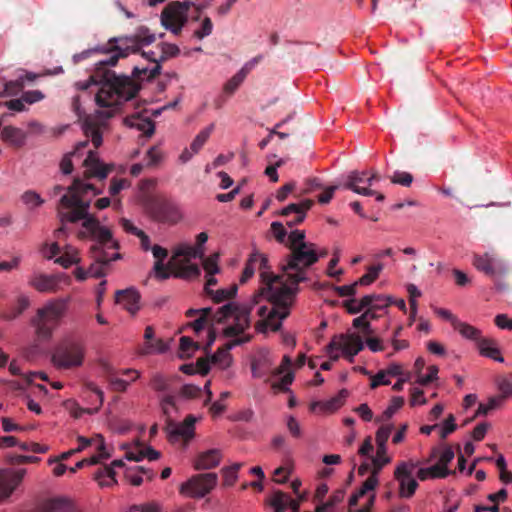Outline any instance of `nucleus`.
Segmentation results:
<instances>
[{"mask_svg":"<svg viewBox=\"0 0 512 512\" xmlns=\"http://www.w3.org/2000/svg\"><path fill=\"white\" fill-rule=\"evenodd\" d=\"M189 3L172 2L161 12V24L166 30L179 35L188 21Z\"/></svg>","mask_w":512,"mask_h":512,"instance_id":"14","label":"nucleus"},{"mask_svg":"<svg viewBox=\"0 0 512 512\" xmlns=\"http://www.w3.org/2000/svg\"><path fill=\"white\" fill-rule=\"evenodd\" d=\"M199 348V344L191 338L183 336L180 338V357H190Z\"/></svg>","mask_w":512,"mask_h":512,"instance_id":"51","label":"nucleus"},{"mask_svg":"<svg viewBox=\"0 0 512 512\" xmlns=\"http://www.w3.org/2000/svg\"><path fill=\"white\" fill-rule=\"evenodd\" d=\"M272 360L269 353H261L255 357L251 363L252 375L255 378H264L268 375L272 376L274 368H272Z\"/></svg>","mask_w":512,"mask_h":512,"instance_id":"25","label":"nucleus"},{"mask_svg":"<svg viewBox=\"0 0 512 512\" xmlns=\"http://www.w3.org/2000/svg\"><path fill=\"white\" fill-rule=\"evenodd\" d=\"M218 481L216 473H202L192 476L181 485V492L193 498H202L214 489Z\"/></svg>","mask_w":512,"mask_h":512,"instance_id":"15","label":"nucleus"},{"mask_svg":"<svg viewBox=\"0 0 512 512\" xmlns=\"http://www.w3.org/2000/svg\"><path fill=\"white\" fill-rule=\"evenodd\" d=\"M85 352V346L81 341L65 339L55 347L51 360L57 368L72 369L83 364Z\"/></svg>","mask_w":512,"mask_h":512,"instance_id":"9","label":"nucleus"},{"mask_svg":"<svg viewBox=\"0 0 512 512\" xmlns=\"http://www.w3.org/2000/svg\"><path fill=\"white\" fill-rule=\"evenodd\" d=\"M368 177V173L366 171H351L347 175V181L344 184V188L348 190H352L353 192L364 195V196H373L375 191L370 189L369 187H361L359 184L367 183L366 179Z\"/></svg>","mask_w":512,"mask_h":512,"instance_id":"21","label":"nucleus"},{"mask_svg":"<svg viewBox=\"0 0 512 512\" xmlns=\"http://www.w3.org/2000/svg\"><path fill=\"white\" fill-rule=\"evenodd\" d=\"M222 458L221 451L218 449H210L200 453L194 460L193 466L195 470H209L217 467Z\"/></svg>","mask_w":512,"mask_h":512,"instance_id":"23","label":"nucleus"},{"mask_svg":"<svg viewBox=\"0 0 512 512\" xmlns=\"http://www.w3.org/2000/svg\"><path fill=\"white\" fill-rule=\"evenodd\" d=\"M141 203L145 213L155 222L174 225L182 218L178 205L165 195L146 193Z\"/></svg>","mask_w":512,"mask_h":512,"instance_id":"6","label":"nucleus"},{"mask_svg":"<svg viewBox=\"0 0 512 512\" xmlns=\"http://www.w3.org/2000/svg\"><path fill=\"white\" fill-rule=\"evenodd\" d=\"M319 260L316 245L302 244L290 250L281 264V276L268 277L266 290L270 291L271 298L278 305V310L273 313H280V320H284L290 314V307L299 292V283L307 280V269Z\"/></svg>","mask_w":512,"mask_h":512,"instance_id":"1","label":"nucleus"},{"mask_svg":"<svg viewBox=\"0 0 512 512\" xmlns=\"http://www.w3.org/2000/svg\"><path fill=\"white\" fill-rule=\"evenodd\" d=\"M289 249L292 250L295 247L301 246L302 244H311V242H305V231L294 230L288 236Z\"/></svg>","mask_w":512,"mask_h":512,"instance_id":"60","label":"nucleus"},{"mask_svg":"<svg viewBox=\"0 0 512 512\" xmlns=\"http://www.w3.org/2000/svg\"><path fill=\"white\" fill-rule=\"evenodd\" d=\"M83 165L86 168L84 172V177L86 179H90L92 177L98 178L100 180L105 179L109 172L112 170V166L102 164L96 153L93 151H89L88 156L83 162Z\"/></svg>","mask_w":512,"mask_h":512,"instance_id":"19","label":"nucleus"},{"mask_svg":"<svg viewBox=\"0 0 512 512\" xmlns=\"http://www.w3.org/2000/svg\"><path fill=\"white\" fill-rule=\"evenodd\" d=\"M269 502L275 512H284L288 507L291 509V512H299L300 502L292 499L287 493L280 490L272 494Z\"/></svg>","mask_w":512,"mask_h":512,"instance_id":"22","label":"nucleus"},{"mask_svg":"<svg viewBox=\"0 0 512 512\" xmlns=\"http://www.w3.org/2000/svg\"><path fill=\"white\" fill-rule=\"evenodd\" d=\"M157 49L160 50V55L158 56V62H165L166 60L176 57L180 53V49L177 45L162 42L157 45Z\"/></svg>","mask_w":512,"mask_h":512,"instance_id":"45","label":"nucleus"},{"mask_svg":"<svg viewBox=\"0 0 512 512\" xmlns=\"http://www.w3.org/2000/svg\"><path fill=\"white\" fill-rule=\"evenodd\" d=\"M156 39L155 34L150 33L147 27L141 26L131 36H121L110 39L109 44L116 43L108 49L109 52H117L107 58L106 64L116 65L119 58L127 57L130 53H137L140 45H149Z\"/></svg>","mask_w":512,"mask_h":512,"instance_id":"8","label":"nucleus"},{"mask_svg":"<svg viewBox=\"0 0 512 512\" xmlns=\"http://www.w3.org/2000/svg\"><path fill=\"white\" fill-rule=\"evenodd\" d=\"M378 479L375 478V476H369L362 484L361 488L351 495L349 499V507L350 509L353 506H356L358 504V501L361 497H363L367 492L372 491L376 488L378 485Z\"/></svg>","mask_w":512,"mask_h":512,"instance_id":"38","label":"nucleus"},{"mask_svg":"<svg viewBox=\"0 0 512 512\" xmlns=\"http://www.w3.org/2000/svg\"><path fill=\"white\" fill-rule=\"evenodd\" d=\"M26 469H0V502L11 496L14 490L22 482Z\"/></svg>","mask_w":512,"mask_h":512,"instance_id":"17","label":"nucleus"},{"mask_svg":"<svg viewBox=\"0 0 512 512\" xmlns=\"http://www.w3.org/2000/svg\"><path fill=\"white\" fill-rule=\"evenodd\" d=\"M477 348L482 356L491 358L500 363L504 362V358L500 354L496 340L484 337L483 339H480Z\"/></svg>","mask_w":512,"mask_h":512,"instance_id":"30","label":"nucleus"},{"mask_svg":"<svg viewBox=\"0 0 512 512\" xmlns=\"http://www.w3.org/2000/svg\"><path fill=\"white\" fill-rule=\"evenodd\" d=\"M125 125L131 128H136L144 133L145 136L150 137L155 131V124L148 117H143L139 113L127 116L124 119Z\"/></svg>","mask_w":512,"mask_h":512,"instance_id":"26","label":"nucleus"},{"mask_svg":"<svg viewBox=\"0 0 512 512\" xmlns=\"http://www.w3.org/2000/svg\"><path fill=\"white\" fill-rule=\"evenodd\" d=\"M403 482V488L399 482V496L401 498H411L418 488V482L412 477V475L409 478H405Z\"/></svg>","mask_w":512,"mask_h":512,"instance_id":"50","label":"nucleus"},{"mask_svg":"<svg viewBox=\"0 0 512 512\" xmlns=\"http://www.w3.org/2000/svg\"><path fill=\"white\" fill-rule=\"evenodd\" d=\"M23 87L24 78L22 76H18L15 80L5 81L4 90L0 93V97L17 95Z\"/></svg>","mask_w":512,"mask_h":512,"instance_id":"44","label":"nucleus"},{"mask_svg":"<svg viewBox=\"0 0 512 512\" xmlns=\"http://www.w3.org/2000/svg\"><path fill=\"white\" fill-rule=\"evenodd\" d=\"M27 135L20 128L14 126H5L1 130V139L15 148H21L25 145Z\"/></svg>","mask_w":512,"mask_h":512,"instance_id":"27","label":"nucleus"},{"mask_svg":"<svg viewBox=\"0 0 512 512\" xmlns=\"http://www.w3.org/2000/svg\"><path fill=\"white\" fill-rule=\"evenodd\" d=\"M454 329L457 330L462 337L475 341L476 345L479 344L480 339L484 338L482 337L481 331L478 328L460 320L456 322Z\"/></svg>","mask_w":512,"mask_h":512,"instance_id":"37","label":"nucleus"},{"mask_svg":"<svg viewBox=\"0 0 512 512\" xmlns=\"http://www.w3.org/2000/svg\"><path fill=\"white\" fill-rule=\"evenodd\" d=\"M259 263V270H260V277L264 284V286L256 293L253 297V299L249 303H243L242 305H251L252 309L256 304L259 303V299L262 297L267 298V300L272 304L271 308H268L267 306H261L258 309V314L261 317H266L263 321H259L256 324V329L259 331H265L266 327L269 326L273 331H278L282 326V320H280V313H273L274 311L278 310V305L275 303V301L271 298L270 291L266 290L267 288V280H264L263 274L269 275L268 277H276L277 275H274L273 273H270L267 271L269 269L268 266V258L264 255L259 253L258 262Z\"/></svg>","mask_w":512,"mask_h":512,"instance_id":"5","label":"nucleus"},{"mask_svg":"<svg viewBox=\"0 0 512 512\" xmlns=\"http://www.w3.org/2000/svg\"><path fill=\"white\" fill-rule=\"evenodd\" d=\"M106 61L107 59L99 61L89 79L84 82H77L75 86L78 90H87L91 84L100 85L95 101L101 108H110L109 111L100 112L103 117L110 118L117 106L137 95L139 85L127 75H117L114 71H111L109 67L112 65L106 64Z\"/></svg>","mask_w":512,"mask_h":512,"instance_id":"2","label":"nucleus"},{"mask_svg":"<svg viewBox=\"0 0 512 512\" xmlns=\"http://www.w3.org/2000/svg\"><path fill=\"white\" fill-rule=\"evenodd\" d=\"M365 296L370 298V305L368 307L374 308L377 311L392 305V297L390 296L380 294H369Z\"/></svg>","mask_w":512,"mask_h":512,"instance_id":"49","label":"nucleus"},{"mask_svg":"<svg viewBox=\"0 0 512 512\" xmlns=\"http://www.w3.org/2000/svg\"><path fill=\"white\" fill-rule=\"evenodd\" d=\"M21 200L24 204L31 207H39L44 203L42 197L33 190L25 191L21 196Z\"/></svg>","mask_w":512,"mask_h":512,"instance_id":"57","label":"nucleus"},{"mask_svg":"<svg viewBox=\"0 0 512 512\" xmlns=\"http://www.w3.org/2000/svg\"><path fill=\"white\" fill-rule=\"evenodd\" d=\"M246 69H240L224 86L225 92L232 94L246 78Z\"/></svg>","mask_w":512,"mask_h":512,"instance_id":"53","label":"nucleus"},{"mask_svg":"<svg viewBox=\"0 0 512 512\" xmlns=\"http://www.w3.org/2000/svg\"><path fill=\"white\" fill-rule=\"evenodd\" d=\"M249 341V338L244 339H235L232 340L230 343L226 344V347L223 349H219L213 356H212V362L214 363H225L228 364L230 359L229 350L237 345H241L242 343H245Z\"/></svg>","mask_w":512,"mask_h":512,"instance_id":"39","label":"nucleus"},{"mask_svg":"<svg viewBox=\"0 0 512 512\" xmlns=\"http://www.w3.org/2000/svg\"><path fill=\"white\" fill-rule=\"evenodd\" d=\"M201 315L189 323V326L198 333L205 327L206 324L223 323L227 318L233 317L234 324L227 326L223 333L226 337H234L242 334L247 328H249L251 320L250 313L252 311L251 305H240L235 303H228L220 307L216 312H213L212 308L207 307L200 309Z\"/></svg>","mask_w":512,"mask_h":512,"instance_id":"3","label":"nucleus"},{"mask_svg":"<svg viewBox=\"0 0 512 512\" xmlns=\"http://www.w3.org/2000/svg\"><path fill=\"white\" fill-rule=\"evenodd\" d=\"M215 125L214 123H211L206 128L202 129L196 137L193 139L192 143L190 144V149L194 153H198L202 147L205 145L209 137L211 136L212 132L214 131Z\"/></svg>","mask_w":512,"mask_h":512,"instance_id":"41","label":"nucleus"},{"mask_svg":"<svg viewBox=\"0 0 512 512\" xmlns=\"http://www.w3.org/2000/svg\"><path fill=\"white\" fill-rule=\"evenodd\" d=\"M502 401H503V397L490 398L487 404L479 405L475 416L488 414L489 411L499 407L501 405Z\"/></svg>","mask_w":512,"mask_h":512,"instance_id":"62","label":"nucleus"},{"mask_svg":"<svg viewBox=\"0 0 512 512\" xmlns=\"http://www.w3.org/2000/svg\"><path fill=\"white\" fill-rule=\"evenodd\" d=\"M363 349L362 338L356 333L336 335L326 347L332 361H337L340 357L338 353L332 352L341 350L350 363L354 362V357Z\"/></svg>","mask_w":512,"mask_h":512,"instance_id":"12","label":"nucleus"},{"mask_svg":"<svg viewBox=\"0 0 512 512\" xmlns=\"http://www.w3.org/2000/svg\"><path fill=\"white\" fill-rule=\"evenodd\" d=\"M163 153L158 146H152L146 153L147 166H155L161 162Z\"/></svg>","mask_w":512,"mask_h":512,"instance_id":"64","label":"nucleus"},{"mask_svg":"<svg viewBox=\"0 0 512 512\" xmlns=\"http://www.w3.org/2000/svg\"><path fill=\"white\" fill-rule=\"evenodd\" d=\"M174 275L175 277H198L200 275V269L196 264L183 262Z\"/></svg>","mask_w":512,"mask_h":512,"instance_id":"55","label":"nucleus"},{"mask_svg":"<svg viewBox=\"0 0 512 512\" xmlns=\"http://www.w3.org/2000/svg\"><path fill=\"white\" fill-rule=\"evenodd\" d=\"M472 264L479 272L494 279L499 290L506 288V285L498 282V280L506 276L509 269L506 262L496 252L474 253Z\"/></svg>","mask_w":512,"mask_h":512,"instance_id":"10","label":"nucleus"},{"mask_svg":"<svg viewBox=\"0 0 512 512\" xmlns=\"http://www.w3.org/2000/svg\"><path fill=\"white\" fill-rule=\"evenodd\" d=\"M369 301H370V298L364 296L360 300H357L354 298L349 299L345 302L344 305H345L348 313L357 314L370 305Z\"/></svg>","mask_w":512,"mask_h":512,"instance_id":"48","label":"nucleus"},{"mask_svg":"<svg viewBox=\"0 0 512 512\" xmlns=\"http://www.w3.org/2000/svg\"><path fill=\"white\" fill-rule=\"evenodd\" d=\"M100 251L103 252V256L101 259H97L94 257L93 254V244L90 247V257L93 260V263L90 264L89 268L87 270L78 267L74 271V275L77 280L84 281L90 277L94 278H101L106 275V268L109 265L110 262L120 260L122 258V255L118 252L110 253V250H118L120 248V244L118 243V246H108V245H101L99 247Z\"/></svg>","mask_w":512,"mask_h":512,"instance_id":"11","label":"nucleus"},{"mask_svg":"<svg viewBox=\"0 0 512 512\" xmlns=\"http://www.w3.org/2000/svg\"><path fill=\"white\" fill-rule=\"evenodd\" d=\"M196 418L188 415L182 423H175L171 419L167 420L165 430L171 443L183 440L187 444L195 435Z\"/></svg>","mask_w":512,"mask_h":512,"instance_id":"16","label":"nucleus"},{"mask_svg":"<svg viewBox=\"0 0 512 512\" xmlns=\"http://www.w3.org/2000/svg\"><path fill=\"white\" fill-rule=\"evenodd\" d=\"M420 465L419 461H402L400 462L395 471H394V478L401 483L402 488L404 487V480L405 478H409L413 471Z\"/></svg>","mask_w":512,"mask_h":512,"instance_id":"36","label":"nucleus"},{"mask_svg":"<svg viewBox=\"0 0 512 512\" xmlns=\"http://www.w3.org/2000/svg\"><path fill=\"white\" fill-rule=\"evenodd\" d=\"M42 512H79L74 502L65 497L46 500L41 507Z\"/></svg>","mask_w":512,"mask_h":512,"instance_id":"24","label":"nucleus"},{"mask_svg":"<svg viewBox=\"0 0 512 512\" xmlns=\"http://www.w3.org/2000/svg\"><path fill=\"white\" fill-rule=\"evenodd\" d=\"M454 473V471L445 470L437 464H434L427 468H419L417 471V478L420 481H425L427 479H442Z\"/></svg>","mask_w":512,"mask_h":512,"instance_id":"31","label":"nucleus"},{"mask_svg":"<svg viewBox=\"0 0 512 512\" xmlns=\"http://www.w3.org/2000/svg\"><path fill=\"white\" fill-rule=\"evenodd\" d=\"M392 429H393L392 425H383L376 432L375 440H376L379 456L382 454L384 455L387 451L386 443L390 437Z\"/></svg>","mask_w":512,"mask_h":512,"instance_id":"42","label":"nucleus"},{"mask_svg":"<svg viewBox=\"0 0 512 512\" xmlns=\"http://www.w3.org/2000/svg\"><path fill=\"white\" fill-rule=\"evenodd\" d=\"M391 181L394 184H399L404 187H409L413 182V176H412V174H410L408 172L397 171L391 177Z\"/></svg>","mask_w":512,"mask_h":512,"instance_id":"63","label":"nucleus"},{"mask_svg":"<svg viewBox=\"0 0 512 512\" xmlns=\"http://www.w3.org/2000/svg\"><path fill=\"white\" fill-rule=\"evenodd\" d=\"M80 261L77 250L72 246H66L61 256L55 259V263L61 265L64 268H69L73 264H77Z\"/></svg>","mask_w":512,"mask_h":512,"instance_id":"40","label":"nucleus"},{"mask_svg":"<svg viewBox=\"0 0 512 512\" xmlns=\"http://www.w3.org/2000/svg\"><path fill=\"white\" fill-rule=\"evenodd\" d=\"M390 461L391 459L386 455V453L384 455L382 454L379 456L377 451L376 456L372 457L373 469L370 476H375V478L378 479L379 472L381 471L383 466L388 464Z\"/></svg>","mask_w":512,"mask_h":512,"instance_id":"61","label":"nucleus"},{"mask_svg":"<svg viewBox=\"0 0 512 512\" xmlns=\"http://www.w3.org/2000/svg\"><path fill=\"white\" fill-rule=\"evenodd\" d=\"M150 386L157 392H167L169 391V380L161 374H155L150 380Z\"/></svg>","mask_w":512,"mask_h":512,"instance_id":"58","label":"nucleus"},{"mask_svg":"<svg viewBox=\"0 0 512 512\" xmlns=\"http://www.w3.org/2000/svg\"><path fill=\"white\" fill-rule=\"evenodd\" d=\"M347 396L348 391L346 389H342L336 396L327 401L313 403L311 408L314 409V407L319 406L324 412L331 413L339 409L344 404Z\"/></svg>","mask_w":512,"mask_h":512,"instance_id":"32","label":"nucleus"},{"mask_svg":"<svg viewBox=\"0 0 512 512\" xmlns=\"http://www.w3.org/2000/svg\"><path fill=\"white\" fill-rule=\"evenodd\" d=\"M314 201L311 199H304L299 203H292L283 208L280 212L282 216L288 217L291 214H295L293 219L287 220L286 225L289 227L296 226L302 223L305 219L306 212L311 209Z\"/></svg>","mask_w":512,"mask_h":512,"instance_id":"18","label":"nucleus"},{"mask_svg":"<svg viewBox=\"0 0 512 512\" xmlns=\"http://www.w3.org/2000/svg\"><path fill=\"white\" fill-rule=\"evenodd\" d=\"M242 467L241 463H235L230 467H224L221 472L223 475V485L230 487L233 486L237 480V473Z\"/></svg>","mask_w":512,"mask_h":512,"instance_id":"46","label":"nucleus"},{"mask_svg":"<svg viewBox=\"0 0 512 512\" xmlns=\"http://www.w3.org/2000/svg\"><path fill=\"white\" fill-rule=\"evenodd\" d=\"M258 258H259V252H257V251L253 252L250 255L249 259L247 260V262L245 264V267L243 269V272H242V275L240 278L241 283L247 282L254 275L255 266H256V263L258 262Z\"/></svg>","mask_w":512,"mask_h":512,"instance_id":"47","label":"nucleus"},{"mask_svg":"<svg viewBox=\"0 0 512 512\" xmlns=\"http://www.w3.org/2000/svg\"><path fill=\"white\" fill-rule=\"evenodd\" d=\"M383 270V264L378 263L376 265L369 266L367 273L361 276L356 282L357 286H367L372 284L378 277L380 272Z\"/></svg>","mask_w":512,"mask_h":512,"instance_id":"43","label":"nucleus"},{"mask_svg":"<svg viewBox=\"0 0 512 512\" xmlns=\"http://www.w3.org/2000/svg\"><path fill=\"white\" fill-rule=\"evenodd\" d=\"M124 466L123 460H114L111 463V466L104 467L103 469H99L94 474V479L99 483L101 487H109L111 485H114L117 483L115 480V467H122Z\"/></svg>","mask_w":512,"mask_h":512,"instance_id":"28","label":"nucleus"},{"mask_svg":"<svg viewBox=\"0 0 512 512\" xmlns=\"http://www.w3.org/2000/svg\"><path fill=\"white\" fill-rule=\"evenodd\" d=\"M219 257H220L219 253H214L207 258H204V257L202 258L203 259V263H202L203 268L206 271L207 275H215V274L219 273V271H220V268L218 266Z\"/></svg>","mask_w":512,"mask_h":512,"instance_id":"54","label":"nucleus"},{"mask_svg":"<svg viewBox=\"0 0 512 512\" xmlns=\"http://www.w3.org/2000/svg\"><path fill=\"white\" fill-rule=\"evenodd\" d=\"M96 448L98 450V455L87 458L88 462L86 465H95L99 463L100 459L109 458L110 455L106 452L104 438L101 435H98V444Z\"/></svg>","mask_w":512,"mask_h":512,"instance_id":"56","label":"nucleus"},{"mask_svg":"<svg viewBox=\"0 0 512 512\" xmlns=\"http://www.w3.org/2000/svg\"><path fill=\"white\" fill-rule=\"evenodd\" d=\"M238 287L236 284L232 285L230 288L227 289H218L216 291L213 290V293L210 294L213 301L216 303H220L224 300H228L233 298L237 293Z\"/></svg>","mask_w":512,"mask_h":512,"instance_id":"52","label":"nucleus"},{"mask_svg":"<svg viewBox=\"0 0 512 512\" xmlns=\"http://www.w3.org/2000/svg\"><path fill=\"white\" fill-rule=\"evenodd\" d=\"M177 257H184L183 262L189 263L193 258H203L204 249L195 248L188 244H180L174 251L173 259H176Z\"/></svg>","mask_w":512,"mask_h":512,"instance_id":"35","label":"nucleus"},{"mask_svg":"<svg viewBox=\"0 0 512 512\" xmlns=\"http://www.w3.org/2000/svg\"><path fill=\"white\" fill-rule=\"evenodd\" d=\"M89 191H93L95 195L100 194L92 184H86L81 179L75 178L73 183L68 187V194H64L59 202L61 207L75 206L78 208L86 217L91 216L88 213L90 202L84 201L82 196L87 194Z\"/></svg>","mask_w":512,"mask_h":512,"instance_id":"13","label":"nucleus"},{"mask_svg":"<svg viewBox=\"0 0 512 512\" xmlns=\"http://www.w3.org/2000/svg\"><path fill=\"white\" fill-rule=\"evenodd\" d=\"M30 284L39 292H56L59 286V278L56 275L40 274L35 276Z\"/></svg>","mask_w":512,"mask_h":512,"instance_id":"29","label":"nucleus"},{"mask_svg":"<svg viewBox=\"0 0 512 512\" xmlns=\"http://www.w3.org/2000/svg\"><path fill=\"white\" fill-rule=\"evenodd\" d=\"M161 73V65H155L152 69H148L146 67L140 68L135 66L132 70V76H128L131 80H133L137 85H140L139 81L153 80ZM141 86H139L140 88Z\"/></svg>","mask_w":512,"mask_h":512,"instance_id":"34","label":"nucleus"},{"mask_svg":"<svg viewBox=\"0 0 512 512\" xmlns=\"http://www.w3.org/2000/svg\"><path fill=\"white\" fill-rule=\"evenodd\" d=\"M30 300L25 295L18 296L16 303L2 314L5 320L11 321L18 318L28 307Z\"/></svg>","mask_w":512,"mask_h":512,"instance_id":"33","label":"nucleus"},{"mask_svg":"<svg viewBox=\"0 0 512 512\" xmlns=\"http://www.w3.org/2000/svg\"><path fill=\"white\" fill-rule=\"evenodd\" d=\"M404 405V398L400 396H395L391 399L390 405L383 412L382 420L390 419L398 409H400Z\"/></svg>","mask_w":512,"mask_h":512,"instance_id":"59","label":"nucleus"},{"mask_svg":"<svg viewBox=\"0 0 512 512\" xmlns=\"http://www.w3.org/2000/svg\"><path fill=\"white\" fill-rule=\"evenodd\" d=\"M66 309L67 300L60 298L47 303L44 307L37 310L35 317L31 320V324L35 327L36 335L40 340L51 338Z\"/></svg>","mask_w":512,"mask_h":512,"instance_id":"7","label":"nucleus"},{"mask_svg":"<svg viewBox=\"0 0 512 512\" xmlns=\"http://www.w3.org/2000/svg\"><path fill=\"white\" fill-rule=\"evenodd\" d=\"M65 208L70 209V211L59 212L61 223H76L79 220H83L82 226L91 235L93 240L94 257L101 259L103 256V252L99 250L101 245L118 246V241L113 238L110 229L100 225L95 216L86 217L78 208H75V206Z\"/></svg>","mask_w":512,"mask_h":512,"instance_id":"4","label":"nucleus"},{"mask_svg":"<svg viewBox=\"0 0 512 512\" xmlns=\"http://www.w3.org/2000/svg\"><path fill=\"white\" fill-rule=\"evenodd\" d=\"M140 294L134 288L118 290L115 293V302L123 306L130 314L134 315L140 309Z\"/></svg>","mask_w":512,"mask_h":512,"instance_id":"20","label":"nucleus"}]
</instances>
